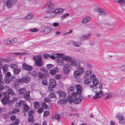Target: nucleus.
Returning a JSON list of instances; mask_svg holds the SVG:
<instances>
[{
    "mask_svg": "<svg viewBox=\"0 0 125 125\" xmlns=\"http://www.w3.org/2000/svg\"><path fill=\"white\" fill-rule=\"evenodd\" d=\"M63 11V10L62 9L49 10L45 14L43 18H53L56 16V14L61 13Z\"/></svg>",
    "mask_w": 125,
    "mask_h": 125,
    "instance_id": "nucleus-1",
    "label": "nucleus"
},
{
    "mask_svg": "<svg viewBox=\"0 0 125 125\" xmlns=\"http://www.w3.org/2000/svg\"><path fill=\"white\" fill-rule=\"evenodd\" d=\"M42 59V57L40 56L35 55L34 56L33 59L35 60V65L39 67L42 66L43 64Z\"/></svg>",
    "mask_w": 125,
    "mask_h": 125,
    "instance_id": "nucleus-2",
    "label": "nucleus"
},
{
    "mask_svg": "<svg viewBox=\"0 0 125 125\" xmlns=\"http://www.w3.org/2000/svg\"><path fill=\"white\" fill-rule=\"evenodd\" d=\"M3 97L1 99V101L3 105H5L8 103L9 101V95L7 92L3 93Z\"/></svg>",
    "mask_w": 125,
    "mask_h": 125,
    "instance_id": "nucleus-3",
    "label": "nucleus"
},
{
    "mask_svg": "<svg viewBox=\"0 0 125 125\" xmlns=\"http://www.w3.org/2000/svg\"><path fill=\"white\" fill-rule=\"evenodd\" d=\"M97 12L100 16H106L107 15V13L104 9L100 7L97 8Z\"/></svg>",
    "mask_w": 125,
    "mask_h": 125,
    "instance_id": "nucleus-4",
    "label": "nucleus"
},
{
    "mask_svg": "<svg viewBox=\"0 0 125 125\" xmlns=\"http://www.w3.org/2000/svg\"><path fill=\"white\" fill-rule=\"evenodd\" d=\"M116 117L118 119L119 123L120 124L125 123V118L121 114H117Z\"/></svg>",
    "mask_w": 125,
    "mask_h": 125,
    "instance_id": "nucleus-5",
    "label": "nucleus"
},
{
    "mask_svg": "<svg viewBox=\"0 0 125 125\" xmlns=\"http://www.w3.org/2000/svg\"><path fill=\"white\" fill-rule=\"evenodd\" d=\"M70 68V65L68 63L64 64L63 67L64 73L66 74H68L70 72L69 68Z\"/></svg>",
    "mask_w": 125,
    "mask_h": 125,
    "instance_id": "nucleus-6",
    "label": "nucleus"
},
{
    "mask_svg": "<svg viewBox=\"0 0 125 125\" xmlns=\"http://www.w3.org/2000/svg\"><path fill=\"white\" fill-rule=\"evenodd\" d=\"M45 6L46 8L50 10H54L53 8L54 6L53 4L52 3L51 0H48Z\"/></svg>",
    "mask_w": 125,
    "mask_h": 125,
    "instance_id": "nucleus-7",
    "label": "nucleus"
},
{
    "mask_svg": "<svg viewBox=\"0 0 125 125\" xmlns=\"http://www.w3.org/2000/svg\"><path fill=\"white\" fill-rule=\"evenodd\" d=\"M22 68L25 71H31L33 69L32 66L27 65L25 63L22 64Z\"/></svg>",
    "mask_w": 125,
    "mask_h": 125,
    "instance_id": "nucleus-8",
    "label": "nucleus"
},
{
    "mask_svg": "<svg viewBox=\"0 0 125 125\" xmlns=\"http://www.w3.org/2000/svg\"><path fill=\"white\" fill-rule=\"evenodd\" d=\"M16 0H7L5 2V5L9 8H10L12 4L16 2Z\"/></svg>",
    "mask_w": 125,
    "mask_h": 125,
    "instance_id": "nucleus-9",
    "label": "nucleus"
},
{
    "mask_svg": "<svg viewBox=\"0 0 125 125\" xmlns=\"http://www.w3.org/2000/svg\"><path fill=\"white\" fill-rule=\"evenodd\" d=\"M49 85L51 88H55L56 85V81L54 79H51L49 81Z\"/></svg>",
    "mask_w": 125,
    "mask_h": 125,
    "instance_id": "nucleus-10",
    "label": "nucleus"
},
{
    "mask_svg": "<svg viewBox=\"0 0 125 125\" xmlns=\"http://www.w3.org/2000/svg\"><path fill=\"white\" fill-rule=\"evenodd\" d=\"M82 86L80 85H76L75 87L76 90V93L78 94H81L82 92Z\"/></svg>",
    "mask_w": 125,
    "mask_h": 125,
    "instance_id": "nucleus-11",
    "label": "nucleus"
},
{
    "mask_svg": "<svg viewBox=\"0 0 125 125\" xmlns=\"http://www.w3.org/2000/svg\"><path fill=\"white\" fill-rule=\"evenodd\" d=\"M59 71V69L57 67H56L53 70H50V73L52 75H54L56 73H58Z\"/></svg>",
    "mask_w": 125,
    "mask_h": 125,
    "instance_id": "nucleus-12",
    "label": "nucleus"
},
{
    "mask_svg": "<svg viewBox=\"0 0 125 125\" xmlns=\"http://www.w3.org/2000/svg\"><path fill=\"white\" fill-rule=\"evenodd\" d=\"M68 102L67 99L66 97L63 98L62 99L58 101V102L62 105L64 104V103H67Z\"/></svg>",
    "mask_w": 125,
    "mask_h": 125,
    "instance_id": "nucleus-13",
    "label": "nucleus"
},
{
    "mask_svg": "<svg viewBox=\"0 0 125 125\" xmlns=\"http://www.w3.org/2000/svg\"><path fill=\"white\" fill-rule=\"evenodd\" d=\"M5 82L8 83H10L11 81H14L16 79V78L14 76H12L10 78H5Z\"/></svg>",
    "mask_w": 125,
    "mask_h": 125,
    "instance_id": "nucleus-14",
    "label": "nucleus"
},
{
    "mask_svg": "<svg viewBox=\"0 0 125 125\" xmlns=\"http://www.w3.org/2000/svg\"><path fill=\"white\" fill-rule=\"evenodd\" d=\"M90 34L88 33L81 36L80 38L82 40H85L89 38L90 36Z\"/></svg>",
    "mask_w": 125,
    "mask_h": 125,
    "instance_id": "nucleus-15",
    "label": "nucleus"
},
{
    "mask_svg": "<svg viewBox=\"0 0 125 125\" xmlns=\"http://www.w3.org/2000/svg\"><path fill=\"white\" fill-rule=\"evenodd\" d=\"M73 76L75 78H79L80 77V72L77 70L75 71L73 74Z\"/></svg>",
    "mask_w": 125,
    "mask_h": 125,
    "instance_id": "nucleus-16",
    "label": "nucleus"
},
{
    "mask_svg": "<svg viewBox=\"0 0 125 125\" xmlns=\"http://www.w3.org/2000/svg\"><path fill=\"white\" fill-rule=\"evenodd\" d=\"M23 112L24 113H25L28 111L29 110L30 108L25 103L23 105Z\"/></svg>",
    "mask_w": 125,
    "mask_h": 125,
    "instance_id": "nucleus-17",
    "label": "nucleus"
},
{
    "mask_svg": "<svg viewBox=\"0 0 125 125\" xmlns=\"http://www.w3.org/2000/svg\"><path fill=\"white\" fill-rule=\"evenodd\" d=\"M72 44L75 47H80L82 44V43L79 42H75L72 41Z\"/></svg>",
    "mask_w": 125,
    "mask_h": 125,
    "instance_id": "nucleus-18",
    "label": "nucleus"
},
{
    "mask_svg": "<svg viewBox=\"0 0 125 125\" xmlns=\"http://www.w3.org/2000/svg\"><path fill=\"white\" fill-rule=\"evenodd\" d=\"M80 63H78L77 65V67L76 68V69L78 70L79 72H80L81 73H83L84 72L83 69L82 67H80Z\"/></svg>",
    "mask_w": 125,
    "mask_h": 125,
    "instance_id": "nucleus-19",
    "label": "nucleus"
},
{
    "mask_svg": "<svg viewBox=\"0 0 125 125\" xmlns=\"http://www.w3.org/2000/svg\"><path fill=\"white\" fill-rule=\"evenodd\" d=\"M62 59L64 61H66L68 62H70L72 60V58L68 56H65L64 55V56L62 57Z\"/></svg>",
    "mask_w": 125,
    "mask_h": 125,
    "instance_id": "nucleus-20",
    "label": "nucleus"
},
{
    "mask_svg": "<svg viewBox=\"0 0 125 125\" xmlns=\"http://www.w3.org/2000/svg\"><path fill=\"white\" fill-rule=\"evenodd\" d=\"M23 77V82L27 83L29 82L31 80L30 77L28 76H25Z\"/></svg>",
    "mask_w": 125,
    "mask_h": 125,
    "instance_id": "nucleus-21",
    "label": "nucleus"
},
{
    "mask_svg": "<svg viewBox=\"0 0 125 125\" xmlns=\"http://www.w3.org/2000/svg\"><path fill=\"white\" fill-rule=\"evenodd\" d=\"M51 29L48 27H44L42 30L43 32L45 33H47L50 32L51 31Z\"/></svg>",
    "mask_w": 125,
    "mask_h": 125,
    "instance_id": "nucleus-22",
    "label": "nucleus"
},
{
    "mask_svg": "<svg viewBox=\"0 0 125 125\" xmlns=\"http://www.w3.org/2000/svg\"><path fill=\"white\" fill-rule=\"evenodd\" d=\"M78 63H80L76 62L75 60L73 59H72L71 61V65L75 67L76 68L77 67V65Z\"/></svg>",
    "mask_w": 125,
    "mask_h": 125,
    "instance_id": "nucleus-23",
    "label": "nucleus"
},
{
    "mask_svg": "<svg viewBox=\"0 0 125 125\" xmlns=\"http://www.w3.org/2000/svg\"><path fill=\"white\" fill-rule=\"evenodd\" d=\"M63 60L60 59H58L57 60V64L58 65L62 66L64 63Z\"/></svg>",
    "mask_w": 125,
    "mask_h": 125,
    "instance_id": "nucleus-24",
    "label": "nucleus"
},
{
    "mask_svg": "<svg viewBox=\"0 0 125 125\" xmlns=\"http://www.w3.org/2000/svg\"><path fill=\"white\" fill-rule=\"evenodd\" d=\"M90 18L89 16H86L82 19V22L83 23H85L89 21Z\"/></svg>",
    "mask_w": 125,
    "mask_h": 125,
    "instance_id": "nucleus-25",
    "label": "nucleus"
},
{
    "mask_svg": "<svg viewBox=\"0 0 125 125\" xmlns=\"http://www.w3.org/2000/svg\"><path fill=\"white\" fill-rule=\"evenodd\" d=\"M9 65L8 64H4L2 67V68L4 73L8 71Z\"/></svg>",
    "mask_w": 125,
    "mask_h": 125,
    "instance_id": "nucleus-26",
    "label": "nucleus"
},
{
    "mask_svg": "<svg viewBox=\"0 0 125 125\" xmlns=\"http://www.w3.org/2000/svg\"><path fill=\"white\" fill-rule=\"evenodd\" d=\"M52 120H57L58 121H59L60 120V115L56 114L55 115L54 117H52Z\"/></svg>",
    "mask_w": 125,
    "mask_h": 125,
    "instance_id": "nucleus-27",
    "label": "nucleus"
},
{
    "mask_svg": "<svg viewBox=\"0 0 125 125\" xmlns=\"http://www.w3.org/2000/svg\"><path fill=\"white\" fill-rule=\"evenodd\" d=\"M58 94L60 97H63L64 98L66 95L65 93L62 90H59L58 91Z\"/></svg>",
    "mask_w": 125,
    "mask_h": 125,
    "instance_id": "nucleus-28",
    "label": "nucleus"
},
{
    "mask_svg": "<svg viewBox=\"0 0 125 125\" xmlns=\"http://www.w3.org/2000/svg\"><path fill=\"white\" fill-rule=\"evenodd\" d=\"M25 103V101L21 100L20 101L18 102L17 103L16 105L17 106L20 107L22 105H23Z\"/></svg>",
    "mask_w": 125,
    "mask_h": 125,
    "instance_id": "nucleus-29",
    "label": "nucleus"
},
{
    "mask_svg": "<svg viewBox=\"0 0 125 125\" xmlns=\"http://www.w3.org/2000/svg\"><path fill=\"white\" fill-rule=\"evenodd\" d=\"M30 92L29 91L27 92L24 94V97L26 99L29 100L30 97Z\"/></svg>",
    "mask_w": 125,
    "mask_h": 125,
    "instance_id": "nucleus-30",
    "label": "nucleus"
},
{
    "mask_svg": "<svg viewBox=\"0 0 125 125\" xmlns=\"http://www.w3.org/2000/svg\"><path fill=\"white\" fill-rule=\"evenodd\" d=\"M81 99L80 98H78L74 99L73 101V103L75 104H79L81 102Z\"/></svg>",
    "mask_w": 125,
    "mask_h": 125,
    "instance_id": "nucleus-31",
    "label": "nucleus"
},
{
    "mask_svg": "<svg viewBox=\"0 0 125 125\" xmlns=\"http://www.w3.org/2000/svg\"><path fill=\"white\" fill-rule=\"evenodd\" d=\"M21 71L20 68H15L13 71L14 74L15 75L19 74Z\"/></svg>",
    "mask_w": 125,
    "mask_h": 125,
    "instance_id": "nucleus-32",
    "label": "nucleus"
},
{
    "mask_svg": "<svg viewBox=\"0 0 125 125\" xmlns=\"http://www.w3.org/2000/svg\"><path fill=\"white\" fill-rule=\"evenodd\" d=\"M105 24L106 25L110 26H115V24L113 21H110L108 22L105 23Z\"/></svg>",
    "mask_w": 125,
    "mask_h": 125,
    "instance_id": "nucleus-33",
    "label": "nucleus"
},
{
    "mask_svg": "<svg viewBox=\"0 0 125 125\" xmlns=\"http://www.w3.org/2000/svg\"><path fill=\"white\" fill-rule=\"evenodd\" d=\"M19 93L21 94H24L26 93V91L24 88H21L18 91Z\"/></svg>",
    "mask_w": 125,
    "mask_h": 125,
    "instance_id": "nucleus-34",
    "label": "nucleus"
},
{
    "mask_svg": "<svg viewBox=\"0 0 125 125\" xmlns=\"http://www.w3.org/2000/svg\"><path fill=\"white\" fill-rule=\"evenodd\" d=\"M91 82V80L89 78H86L84 81V83L86 84H90Z\"/></svg>",
    "mask_w": 125,
    "mask_h": 125,
    "instance_id": "nucleus-35",
    "label": "nucleus"
},
{
    "mask_svg": "<svg viewBox=\"0 0 125 125\" xmlns=\"http://www.w3.org/2000/svg\"><path fill=\"white\" fill-rule=\"evenodd\" d=\"M40 70L41 71L43 72L46 75L48 76V74L47 73L48 71L46 69L45 67H42L40 68Z\"/></svg>",
    "mask_w": 125,
    "mask_h": 125,
    "instance_id": "nucleus-36",
    "label": "nucleus"
},
{
    "mask_svg": "<svg viewBox=\"0 0 125 125\" xmlns=\"http://www.w3.org/2000/svg\"><path fill=\"white\" fill-rule=\"evenodd\" d=\"M93 83L94 84V85H97L99 83L98 80L97 78H94L93 80Z\"/></svg>",
    "mask_w": 125,
    "mask_h": 125,
    "instance_id": "nucleus-37",
    "label": "nucleus"
},
{
    "mask_svg": "<svg viewBox=\"0 0 125 125\" xmlns=\"http://www.w3.org/2000/svg\"><path fill=\"white\" fill-rule=\"evenodd\" d=\"M94 92L96 94L93 97V99H96L100 97V96L97 93V92L95 91Z\"/></svg>",
    "mask_w": 125,
    "mask_h": 125,
    "instance_id": "nucleus-38",
    "label": "nucleus"
},
{
    "mask_svg": "<svg viewBox=\"0 0 125 125\" xmlns=\"http://www.w3.org/2000/svg\"><path fill=\"white\" fill-rule=\"evenodd\" d=\"M10 67L13 69H14L18 67L17 64L13 63H12L10 65Z\"/></svg>",
    "mask_w": 125,
    "mask_h": 125,
    "instance_id": "nucleus-39",
    "label": "nucleus"
},
{
    "mask_svg": "<svg viewBox=\"0 0 125 125\" xmlns=\"http://www.w3.org/2000/svg\"><path fill=\"white\" fill-rule=\"evenodd\" d=\"M33 16H34L33 15L30 13L28 14L24 18V19H30L32 18L33 17Z\"/></svg>",
    "mask_w": 125,
    "mask_h": 125,
    "instance_id": "nucleus-40",
    "label": "nucleus"
},
{
    "mask_svg": "<svg viewBox=\"0 0 125 125\" xmlns=\"http://www.w3.org/2000/svg\"><path fill=\"white\" fill-rule=\"evenodd\" d=\"M54 55H56V57L57 58H60L61 57L62 59V57L64 56V54L61 53H55L53 54Z\"/></svg>",
    "mask_w": 125,
    "mask_h": 125,
    "instance_id": "nucleus-41",
    "label": "nucleus"
},
{
    "mask_svg": "<svg viewBox=\"0 0 125 125\" xmlns=\"http://www.w3.org/2000/svg\"><path fill=\"white\" fill-rule=\"evenodd\" d=\"M20 110L16 108H15L12 111L10 114H16L17 112H19Z\"/></svg>",
    "mask_w": 125,
    "mask_h": 125,
    "instance_id": "nucleus-42",
    "label": "nucleus"
},
{
    "mask_svg": "<svg viewBox=\"0 0 125 125\" xmlns=\"http://www.w3.org/2000/svg\"><path fill=\"white\" fill-rule=\"evenodd\" d=\"M34 107L35 108H38L40 106V104L38 102H35L33 103Z\"/></svg>",
    "mask_w": 125,
    "mask_h": 125,
    "instance_id": "nucleus-43",
    "label": "nucleus"
},
{
    "mask_svg": "<svg viewBox=\"0 0 125 125\" xmlns=\"http://www.w3.org/2000/svg\"><path fill=\"white\" fill-rule=\"evenodd\" d=\"M8 94H11V95H14L15 94L14 92L11 88H9L8 90Z\"/></svg>",
    "mask_w": 125,
    "mask_h": 125,
    "instance_id": "nucleus-44",
    "label": "nucleus"
},
{
    "mask_svg": "<svg viewBox=\"0 0 125 125\" xmlns=\"http://www.w3.org/2000/svg\"><path fill=\"white\" fill-rule=\"evenodd\" d=\"M49 97L51 98H55L56 97L55 94L52 92H50L49 95Z\"/></svg>",
    "mask_w": 125,
    "mask_h": 125,
    "instance_id": "nucleus-45",
    "label": "nucleus"
},
{
    "mask_svg": "<svg viewBox=\"0 0 125 125\" xmlns=\"http://www.w3.org/2000/svg\"><path fill=\"white\" fill-rule=\"evenodd\" d=\"M46 67L48 69L50 70L53 68L54 66L53 65L50 64H47Z\"/></svg>",
    "mask_w": 125,
    "mask_h": 125,
    "instance_id": "nucleus-46",
    "label": "nucleus"
},
{
    "mask_svg": "<svg viewBox=\"0 0 125 125\" xmlns=\"http://www.w3.org/2000/svg\"><path fill=\"white\" fill-rule=\"evenodd\" d=\"M20 122V120L19 119H17L14 122L13 124H10V125H18Z\"/></svg>",
    "mask_w": 125,
    "mask_h": 125,
    "instance_id": "nucleus-47",
    "label": "nucleus"
},
{
    "mask_svg": "<svg viewBox=\"0 0 125 125\" xmlns=\"http://www.w3.org/2000/svg\"><path fill=\"white\" fill-rule=\"evenodd\" d=\"M13 54L16 55V56L18 55H23L25 54L24 52H15L13 53Z\"/></svg>",
    "mask_w": 125,
    "mask_h": 125,
    "instance_id": "nucleus-48",
    "label": "nucleus"
},
{
    "mask_svg": "<svg viewBox=\"0 0 125 125\" xmlns=\"http://www.w3.org/2000/svg\"><path fill=\"white\" fill-rule=\"evenodd\" d=\"M114 1L117 3L119 2L120 4H122L125 3V0H116L115 1Z\"/></svg>",
    "mask_w": 125,
    "mask_h": 125,
    "instance_id": "nucleus-49",
    "label": "nucleus"
},
{
    "mask_svg": "<svg viewBox=\"0 0 125 125\" xmlns=\"http://www.w3.org/2000/svg\"><path fill=\"white\" fill-rule=\"evenodd\" d=\"M120 69V71L123 72H125V64H124L121 66Z\"/></svg>",
    "mask_w": 125,
    "mask_h": 125,
    "instance_id": "nucleus-50",
    "label": "nucleus"
},
{
    "mask_svg": "<svg viewBox=\"0 0 125 125\" xmlns=\"http://www.w3.org/2000/svg\"><path fill=\"white\" fill-rule=\"evenodd\" d=\"M12 86L15 88L18 89L19 87V85L17 83H15L12 84Z\"/></svg>",
    "mask_w": 125,
    "mask_h": 125,
    "instance_id": "nucleus-51",
    "label": "nucleus"
},
{
    "mask_svg": "<svg viewBox=\"0 0 125 125\" xmlns=\"http://www.w3.org/2000/svg\"><path fill=\"white\" fill-rule=\"evenodd\" d=\"M39 29L36 28L34 29H29V31L31 32H37L39 31Z\"/></svg>",
    "mask_w": 125,
    "mask_h": 125,
    "instance_id": "nucleus-52",
    "label": "nucleus"
},
{
    "mask_svg": "<svg viewBox=\"0 0 125 125\" xmlns=\"http://www.w3.org/2000/svg\"><path fill=\"white\" fill-rule=\"evenodd\" d=\"M47 81L45 79H43L42 82V84L44 85H47L48 84Z\"/></svg>",
    "mask_w": 125,
    "mask_h": 125,
    "instance_id": "nucleus-53",
    "label": "nucleus"
},
{
    "mask_svg": "<svg viewBox=\"0 0 125 125\" xmlns=\"http://www.w3.org/2000/svg\"><path fill=\"white\" fill-rule=\"evenodd\" d=\"M11 74L10 72H7L5 74V78H10L11 76Z\"/></svg>",
    "mask_w": 125,
    "mask_h": 125,
    "instance_id": "nucleus-54",
    "label": "nucleus"
},
{
    "mask_svg": "<svg viewBox=\"0 0 125 125\" xmlns=\"http://www.w3.org/2000/svg\"><path fill=\"white\" fill-rule=\"evenodd\" d=\"M69 15V14L68 13H66L64 15H62L61 17V19H63L66 18Z\"/></svg>",
    "mask_w": 125,
    "mask_h": 125,
    "instance_id": "nucleus-55",
    "label": "nucleus"
},
{
    "mask_svg": "<svg viewBox=\"0 0 125 125\" xmlns=\"http://www.w3.org/2000/svg\"><path fill=\"white\" fill-rule=\"evenodd\" d=\"M44 110L43 109V108H41L38 109L37 112L39 114H41L43 112Z\"/></svg>",
    "mask_w": 125,
    "mask_h": 125,
    "instance_id": "nucleus-56",
    "label": "nucleus"
},
{
    "mask_svg": "<svg viewBox=\"0 0 125 125\" xmlns=\"http://www.w3.org/2000/svg\"><path fill=\"white\" fill-rule=\"evenodd\" d=\"M50 115V112L48 111H45L44 112L43 116L45 117L49 116Z\"/></svg>",
    "mask_w": 125,
    "mask_h": 125,
    "instance_id": "nucleus-57",
    "label": "nucleus"
},
{
    "mask_svg": "<svg viewBox=\"0 0 125 125\" xmlns=\"http://www.w3.org/2000/svg\"><path fill=\"white\" fill-rule=\"evenodd\" d=\"M114 96V94L112 93H109L108 94V95L105 97L104 99H106L108 98L109 97L110 98L111 97H112Z\"/></svg>",
    "mask_w": 125,
    "mask_h": 125,
    "instance_id": "nucleus-58",
    "label": "nucleus"
},
{
    "mask_svg": "<svg viewBox=\"0 0 125 125\" xmlns=\"http://www.w3.org/2000/svg\"><path fill=\"white\" fill-rule=\"evenodd\" d=\"M85 73L86 75L88 76L91 74V72L90 70H86L85 71Z\"/></svg>",
    "mask_w": 125,
    "mask_h": 125,
    "instance_id": "nucleus-59",
    "label": "nucleus"
},
{
    "mask_svg": "<svg viewBox=\"0 0 125 125\" xmlns=\"http://www.w3.org/2000/svg\"><path fill=\"white\" fill-rule=\"evenodd\" d=\"M33 120V117L32 115H29V117L28 119V122H31Z\"/></svg>",
    "mask_w": 125,
    "mask_h": 125,
    "instance_id": "nucleus-60",
    "label": "nucleus"
},
{
    "mask_svg": "<svg viewBox=\"0 0 125 125\" xmlns=\"http://www.w3.org/2000/svg\"><path fill=\"white\" fill-rule=\"evenodd\" d=\"M23 77L18 78L17 80V81L19 82H23Z\"/></svg>",
    "mask_w": 125,
    "mask_h": 125,
    "instance_id": "nucleus-61",
    "label": "nucleus"
},
{
    "mask_svg": "<svg viewBox=\"0 0 125 125\" xmlns=\"http://www.w3.org/2000/svg\"><path fill=\"white\" fill-rule=\"evenodd\" d=\"M18 40L17 39L15 38L10 40V42H11L10 44L16 42H17Z\"/></svg>",
    "mask_w": 125,
    "mask_h": 125,
    "instance_id": "nucleus-62",
    "label": "nucleus"
},
{
    "mask_svg": "<svg viewBox=\"0 0 125 125\" xmlns=\"http://www.w3.org/2000/svg\"><path fill=\"white\" fill-rule=\"evenodd\" d=\"M79 51L80 52L82 53H84L85 52L84 49L82 48H80L79 50Z\"/></svg>",
    "mask_w": 125,
    "mask_h": 125,
    "instance_id": "nucleus-63",
    "label": "nucleus"
},
{
    "mask_svg": "<svg viewBox=\"0 0 125 125\" xmlns=\"http://www.w3.org/2000/svg\"><path fill=\"white\" fill-rule=\"evenodd\" d=\"M38 76L39 78H42L43 77L44 75L41 72H39Z\"/></svg>",
    "mask_w": 125,
    "mask_h": 125,
    "instance_id": "nucleus-64",
    "label": "nucleus"
}]
</instances>
